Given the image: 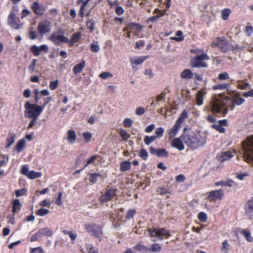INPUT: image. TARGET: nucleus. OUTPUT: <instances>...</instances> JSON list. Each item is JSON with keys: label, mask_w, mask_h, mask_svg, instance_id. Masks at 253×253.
Masks as SVG:
<instances>
[{"label": "nucleus", "mask_w": 253, "mask_h": 253, "mask_svg": "<svg viewBox=\"0 0 253 253\" xmlns=\"http://www.w3.org/2000/svg\"><path fill=\"white\" fill-rule=\"evenodd\" d=\"M166 93L162 92L160 94L157 95L156 100L157 101H160L163 99H164L166 97Z\"/></svg>", "instance_id": "61"}, {"label": "nucleus", "mask_w": 253, "mask_h": 253, "mask_svg": "<svg viewBox=\"0 0 253 253\" xmlns=\"http://www.w3.org/2000/svg\"><path fill=\"white\" fill-rule=\"evenodd\" d=\"M133 249L142 253H146L148 252V248L140 244H137L133 247Z\"/></svg>", "instance_id": "27"}, {"label": "nucleus", "mask_w": 253, "mask_h": 253, "mask_svg": "<svg viewBox=\"0 0 253 253\" xmlns=\"http://www.w3.org/2000/svg\"><path fill=\"white\" fill-rule=\"evenodd\" d=\"M148 232L151 237L156 238L158 240H163L170 235L169 231L165 228H150L148 229Z\"/></svg>", "instance_id": "6"}, {"label": "nucleus", "mask_w": 253, "mask_h": 253, "mask_svg": "<svg viewBox=\"0 0 253 253\" xmlns=\"http://www.w3.org/2000/svg\"><path fill=\"white\" fill-rule=\"evenodd\" d=\"M233 157V153L229 151L221 152L217 156L218 160L222 162L229 160Z\"/></svg>", "instance_id": "16"}, {"label": "nucleus", "mask_w": 253, "mask_h": 253, "mask_svg": "<svg viewBox=\"0 0 253 253\" xmlns=\"http://www.w3.org/2000/svg\"><path fill=\"white\" fill-rule=\"evenodd\" d=\"M223 195V192L221 190L213 191L210 192L208 196V199L211 201L219 200L221 199Z\"/></svg>", "instance_id": "14"}, {"label": "nucleus", "mask_w": 253, "mask_h": 253, "mask_svg": "<svg viewBox=\"0 0 253 253\" xmlns=\"http://www.w3.org/2000/svg\"><path fill=\"white\" fill-rule=\"evenodd\" d=\"M62 196V192H59L58 193V196L57 199L55 201V204L58 206H61L62 204V202L61 201V198Z\"/></svg>", "instance_id": "59"}, {"label": "nucleus", "mask_w": 253, "mask_h": 253, "mask_svg": "<svg viewBox=\"0 0 253 253\" xmlns=\"http://www.w3.org/2000/svg\"><path fill=\"white\" fill-rule=\"evenodd\" d=\"M211 46L212 47L217 46L224 52L226 51L228 48L227 42L222 38H218L215 41H213L211 43Z\"/></svg>", "instance_id": "11"}, {"label": "nucleus", "mask_w": 253, "mask_h": 253, "mask_svg": "<svg viewBox=\"0 0 253 253\" xmlns=\"http://www.w3.org/2000/svg\"><path fill=\"white\" fill-rule=\"evenodd\" d=\"M176 36L177 37H172L171 39L173 40L176 41L177 42H181L183 40V38L182 37V32L181 31H178L176 32Z\"/></svg>", "instance_id": "40"}, {"label": "nucleus", "mask_w": 253, "mask_h": 253, "mask_svg": "<svg viewBox=\"0 0 253 253\" xmlns=\"http://www.w3.org/2000/svg\"><path fill=\"white\" fill-rule=\"evenodd\" d=\"M51 26V22L47 20L40 21L37 27L39 34L41 35H45L48 33L50 31Z\"/></svg>", "instance_id": "10"}, {"label": "nucleus", "mask_w": 253, "mask_h": 253, "mask_svg": "<svg viewBox=\"0 0 253 253\" xmlns=\"http://www.w3.org/2000/svg\"><path fill=\"white\" fill-rule=\"evenodd\" d=\"M115 12L118 15H121L124 13V10L122 7L120 6H117L116 7Z\"/></svg>", "instance_id": "58"}, {"label": "nucleus", "mask_w": 253, "mask_h": 253, "mask_svg": "<svg viewBox=\"0 0 253 253\" xmlns=\"http://www.w3.org/2000/svg\"><path fill=\"white\" fill-rule=\"evenodd\" d=\"M58 81L51 82L49 84V88L51 90H54L57 86Z\"/></svg>", "instance_id": "60"}, {"label": "nucleus", "mask_w": 253, "mask_h": 253, "mask_svg": "<svg viewBox=\"0 0 253 253\" xmlns=\"http://www.w3.org/2000/svg\"><path fill=\"white\" fill-rule=\"evenodd\" d=\"M64 31L62 28H59L56 31L53 32L48 38L55 44L60 45L61 43H68L69 39L63 36Z\"/></svg>", "instance_id": "5"}, {"label": "nucleus", "mask_w": 253, "mask_h": 253, "mask_svg": "<svg viewBox=\"0 0 253 253\" xmlns=\"http://www.w3.org/2000/svg\"><path fill=\"white\" fill-rule=\"evenodd\" d=\"M99 155H94V156H91L87 161V163L86 164H85V165L84 166V167H86L88 166V165H89V164H93L95 160L96 159H97V158H99Z\"/></svg>", "instance_id": "42"}, {"label": "nucleus", "mask_w": 253, "mask_h": 253, "mask_svg": "<svg viewBox=\"0 0 253 253\" xmlns=\"http://www.w3.org/2000/svg\"><path fill=\"white\" fill-rule=\"evenodd\" d=\"M127 27L130 30L137 29L138 31H141L142 29V27L140 25L132 22L128 23Z\"/></svg>", "instance_id": "34"}, {"label": "nucleus", "mask_w": 253, "mask_h": 253, "mask_svg": "<svg viewBox=\"0 0 253 253\" xmlns=\"http://www.w3.org/2000/svg\"><path fill=\"white\" fill-rule=\"evenodd\" d=\"M24 115L26 118H38L44 109V106H38L36 104H31L27 101L24 105Z\"/></svg>", "instance_id": "3"}, {"label": "nucleus", "mask_w": 253, "mask_h": 253, "mask_svg": "<svg viewBox=\"0 0 253 253\" xmlns=\"http://www.w3.org/2000/svg\"><path fill=\"white\" fill-rule=\"evenodd\" d=\"M42 175V173L40 172H36L34 170H31L29 172L27 177L30 179H33L36 178L41 177Z\"/></svg>", "instance_id": "31"}, {"label": "nucleus", "mask_w": 253, "mask_h": 253, "mask_svg": "<svg viewBox=\"0 0 253 253\" xmlns=\"http://www.w3.org/2000/svg\"><path fill=\"white\" fill-rule=\"evenodd\" d=\"M227 101V100H223L220 99L219 97H215L211 101V111L213 113L226 114L228 112V109L225 106L227 105L226 102Z\"/></svg>", "instance_id": "4"}, {"label": "nucleus", "mask_w": 253, "mask_h": 253, "mask_svg": "<svg viewBox=\"0 0 253 253\" xmlns=\"http://www.w3.org/2000/svg\"><path fill=\"white\" fill-rule=\"evenodd\" d=\"M213 127L220 132L222 133L225 131V128L218 123L213 125Z\"/></svg>", "instance_id": "56"}, {"label": "nucleus", "mask_w": 253, "mask_h": 253, "mask_svg": "<svg viewBox=\"0 0 253 253\" xmlns=\"http://www.w3.org/2000/svg\"><path fill=\"white\" fill-rule=\"evenodd\" d=\"M81 37V34L80 33H75L73 34L70 39L69 40V46H72L76 42H78L79 40Z\"/></svg>", "instance_id": "21"}, {"label": "nucleus", "mask_w": 253, "mask_h": 253, "mask_svg": "<svg viewBox=\"0 0 253 253\" xmlns=\"http://www.w3.org/2000/svg\"><path fill=\"white\" fill-rule=\"evenodd\" d=\"M209 58L205 53L197 55L191 60L192 66L194 67H206L207 65L204 60H209Z\"/></svg>", "instance_id": "7"}, {"label": "nucleus", "mask_w": 253, "mask_h": 253, "mask_svg": "<svg viewBox=\"0 0 253 253\" xmlns=\"http://www.w3.org/2000/svg\"><path fill=\"white\" fill-rule=\"evenodd\" d=\"M229 78V76L228 74L226 72H224L219 74L218 76V79L220 80H227Z\"/></svg>", "instance_id": "45"}, {"label": "nucleus", "mask_w": 253, "mask_h": 253, "mask_svg": "<svg viewBox=\"0 0 253 253\" xmlns=\"http://www.w3.org/2000/svg\"><path fill=\"white\" fill-rule=\"evenodd\" d=\"M95 25V22L93 19H91L87 21V26L90 30V31H93L94 29V26Z\"/></svg>", "instance_id": "46"}, {"label": "nucleus", "mask_w": 253, "mask_h": 253, "mask_svg": "<svg viewBox=\"0 0 253 253\" xmlns=\"http://www.w3.org/2000/svg\"><path fill=\"white\" fill-rule=\"evenodd\" d=\"M156 138H157V136H146L144 138V141L146 145H148L153 142Z\"/></svg>", "instance_id": "38"}, {"label": "nucleus", "mask_w": 253, "mask_h": 253, "mask_svg": "<svg viewBox=\"0 0 253 253\" xmlns=\"http://www.w3.org/2000/svg\"><path fill=\"white\" fill-rule=\"evenodd\" d=\"M243 95L245 97H253V89H251L248 91L245 92L243 93Z\"/></svg>", "instance_id": "64"}, {"label": "nucleus", "mask_w": 253, "mask_h": 253, "mask_svg": "<svg viewBox=\"0 0 253 253\" xmlns=\"http://www.w3.org/2000/svg\"><path fill=\"white\" fill-rule=\"evenodd\" d=\"M145 112V108L142 107H138L135 110L136 115L140 116L143 115Z\"/></svg>", "instance_id": "54"}, {"label": "nucleus", "mask_w": 253, "mask_h": 253, "mask_svg": "<svg viewBox=\"0 0 253 253\" xmlns=\"http://www.w3.org/2000/svg\"><path fill=\"white\" fill-rule=\"evenodd\" d=\"M84 229L87 232L96 237H100L102 234L101 227L95 224H86Z\"/></svg>", "instance_id": "8"}, {"label": "nucleus", "mask_w": 253, "mask_h": 253, "mask_svg": "<svg viewBox=\"0 0 253 253\" xmlns=\"http://www.w3.org/2000/svg\"><path fill=\"white\" fill-rule=\"evenodd\" d=\"M194 74L190 69H185L180 73V78L182 79L190 80L193 78Z\"/></svg>", "instance_id": "18"}, {"label": "nucleus", "mask_w": 253, "mask_h": 253, "mask_svg": "<svg viewBox=\"0 0 253 253\" xmlns=\"http://www.w3.org/2000/svg\"><path fill=\"white\" fill-rule=\"evenodd\" d=\"M180 127V126L175 124L173 127L169 129V135L170 138H172L176 134Z\"/></svg>", "instance_id": "26"}, {"label": "nucleus", "mask_w": 253, "mask_h": 253, "mask_svg": "<svg viewBox=\"0 0 253 253\" xmlns=\"http://www.w3.org/2000/svg\"><path fill=\"white\" fill-rule=\"evenodd\" d=\"M131 168V164L129 161H123L120 164V170L121 171H126L128 170Z\"/></svg>", "instance_id": "25"}, {"label": "nucleus", "mask_w": 253, "mask_h": 253, "mask_svg": "<svg viewBox=\"0 0 253 253\" xmlns=\"http://www.w3.org/2000/svg\"><path fill=\"white\" fill-rule=\"evenodd\" d=\"M25 141L24 139H22L19 140L16 144L15 150H17L18 152H20L25 147Z\"/></svg>", "instance_id": "33"}, {"label": "nucleus", "mask_w": 253, "mask_h": 253, "mask_svg": "<svg viewBox=\"0 0 253 253\" xmlns=\"http://www.w3.org/2000/svg\"><path fill=\"white\" fill-rule=\"evenodd\" d=\"M205 94L203 90H199L196 94V104L201 106L203 104V96Z\"/></svg>", "instance_id": "22"}, {"label": "nucleus", "mask_w": 253, "mask_h": 253, "mask_svg": "<svg viewBox=\"0 0 253 253\" xmlns=\"http://www.w3.org/2000/svg\"><path fill=\"white\" fill-rule=\"evenodd\" d=\"M49 212V210L45 209H40L36 211V214L38 215L42 216L47 214Z\"/></svg>", "instance_id": "41"}, {"label": "nucleus", "mask_w": 253, "mask_h": 253, "mask_svg": "<svg viewBox=\"0 0 253 253\" xmlns=\"http://www.w3.org/2000/svg\"><path fill=\"white\" fill-rule=\"evenodd\" d=\"M120 134L124 140L127 139L129 137V134L125 130H121Z\"/></svg>", "instance_id": "49"}, {"label": "nucleus", "mask_w": 253, "mask_h": 253, "mask_svg": "<svg viewBox=\"0 0 253 253\" xmlns=\"http://www.w3.org/2000/svg\"><path fill=\"white\" fill-rule=\"evenodd\" d=\"M32 52L35 56H38L40 55V50L38 46L34 45L32 46L31 48Z\"/></svg>", "instance_id": "47"}, {"label": "nucleus", "mask_w": 253, "mask_h": 253, "mask_svg": "<svg viewBox=\"0 0 253 253\" xmlns=\"http://www.w3.org/2000/svg\"><path fill=\"white\" fill-rule=\"evenodd\" d=\"M183 142L182 139L181 140L179 138H175L171 142V146L180 151L183 150L184 149Z\"/></svg>", "instance_id": "17"}, {"label": "nucleus", "mask_w": 253, "mask_h": 253, "mask_svg": "<svg viewBox=\"0 0 253 253\" xmlns=\"http://www.w3.org/2000/svg\"><path fill=\"white\" fill-rule=\"evenodd\" d=\"M7 144L5 146L6 148L9 147L12 145L15 141V134L14 133H10L6 138Z\"/></svg>", "instance_id": "30"}, {"label": "nucleus", "mask_w": 253, "mask_h": 253, "mask_svg": "<svg viewBox=\"0 0 253 253\" xmlns=\"http://www.w3.org/2000/svg\"><path fill=\"white\" fill-rule=\"evenodd\" d=\"M22 207L21 203L18 199H15L13 202L12 212L15 213L18 212Z\"/></svg>", "instance_id": "24"}, {"label": "nucleus", "mask_w": 253, "mask_h": 253, "mask_svg": "<svg viewBox=\"0 0 253 253\" xmlns=\"http://www.w3.org/2000/svg\"><path fill=\"white\" fill-rule=\"evenodd\" d=\"M162 249V247L160 244L158 243L152 244L149 248H148V252L152 253H159Z\"/></svg>", "instance_id": "23"}, {"label": "nucleus", "mask_w": 253, "mask_h": 253, "mask_svg": "<svg viewBox=\"0 0 253 253\" xmlns=\"http://www.w3.org/2000/svg\"><path fill=\"white\" fill-rule=\"evenodd\" d=\"M146 57H140L137 59H131L130 62L131 64H134L136 65H138L143 63L144 60L146 59Z\"/></svg>", "instance_id": "35"}, {"label": "nucleus", "mask_w": 253, "mask_h": 253, "mask_svg": "<svg viewBox=\"0 0 253 253\" xmlns=\"http://www.w3.org/2000/svg\"><path fill=\"white\" fill-rule=\"evenodd\" d=\"M99 76L101 79H107L108 78L112 77L113 76V75L111 73H109V72H104L101 73L99 75Z\"/></svg>", "instance_id": "48"}, {"label": "nucleus", "mask_w": 253, "mask_h": 253, "mask_svg": "<svg viewBox=\"0 0 253 253\" xmlns=\"http://www.w3.org/2000/svg\"><path fill=\"white\" fill-rule=\"evenodd\" d=\"M207 215L203 212H200L198 214V218L201 222H205L207 220Z\"/></svg>", "instance_id": "50"}, {"label": "nucleus", "mask_w": 253, "mask_h": 253, "mask_svg": "<svg viewBox=\"0 0 253 253\" xmlns=\"http://www.w3.org/2000/svg\"><path fill=\"white\" fill-rule=\"evenodd\" d=\"M242 233L248 241H249V242L252 241L253 239H252V238L250 235V233L249 232H248L247 231L244 230V231H243Z\"/></svg>", "instance_id": "53"}, {"label": "nucleus", "mask_w": 253, "mask_h": 253, "mask_svg": "<svg viewBox=\"0 0 253 253\" xmlns=\"http://www.w3.org/2000/svg\"><path fill=\"white\" fill-rule=\"evenodd\" d=\"M187 113L185 111H183L177 120L175 124L180 126V124L187 118Z\"/></svg>", "instance_id": "29"}, {"label": "nucleus", "mask_w": 253, "mask_h": 253, "mask_svg": "<svg viewBox=\"0 0 253 253\" xmlns=\"http://www.w3.org/2000/svg\"><path fill=\"white\" fill-rule=\"evenodd\" d=\"M116 190L113 189H110L107 190L104 195H102L100 197V201L103 203L110 201L116 194Z\"/></svg>", "instance_id": "13"}, {"label": "nucleus", "mask_w": 253, "mask_h": 253, "mask_svg": "<svg viewBox=\"0 0 253 253\" xmlns=\"http://www.w3.org/2000/svg\"><path fill=\"white\" fill-rule=\"evenodd\" d=\"M83 136L87 142L90 141L92 135L90 132H84L83 133Z\"/></svg>", "instance_id": "57"}, {"label": "nucleus", "mask_w": 253, "mask_h": 253, "mask_svg": "<svg viewBox=\"0 0 253 253\" xmlns=\"http://www.w3.org/2000/svg\"><path fill=\"white\" fill-rule=\"evenodd\" d=\"M39 234H40L41 237L43 236H51L53 234V232L51 230L48 228H43L40 229L39 231Z\"/></svg>", "instance_id": "20"}, {"label": "nucleus", "mask_w": 253, "mask_h": 253, "mask_svg": "<svg viewBox=\"0 0 253 253\" xmlns=\"http://www.w3.org/2000/svg\"><path fill=\"white\" fill-rule=\"evenodd\" d=\"M7 24L14 29H19L23 26L20 21L16 18V14L13 11L10 12L8 17Z\"/></svg>", "instance_id": "9"}, {"label": "nucleus", "mask_w": 253, "mask_h": 253, "mask_svg": "<svg viewBox=\"0 0 253 253\" xmlns=\"http://www.w3.org/2000/svg\"><path fill=\"white\" fill-rule=\"evenodd\" d=\"M228 86V84H217V85H213L212 86V89L214 90L223 89H226Z\"/></svg>", "instance_id": "43"}, {"label": "nucleus", "mask_w": 253, "mask_h": 253, "mask_svg": "<svg viewBox=\"0 0 253 253\" xmlns=\"http://www.w3.org/2000/svg\"><path fill=\"white\" fill-rule=\"evenodd\" d=\"M139 156L144 160L148 157V153L144 149H141L139 152Z\"/></svg>", "instance_id": "44"}, {"label": "nucleus", "mask_w": 253, "mask_h": 253, "mask_svg": "<svg viewBox=\"0 0 253 253\" xmlns=\"http://www.w3.org/2000/svg\"><path fill=\"white\" fill-rule=\"evenodd\" d=\"M90 49L93 52H98L100 50V47L98 44L92 43L90 46Z\"/></svg>", "instance_id": "51"}, {"label": "nucleus", "mask_w": 253, "mask_h": 253, "mask_svg": "<svg viewBox=\"0 0 253 253\" xmlns=\"http://www.w3.org/2000/svg\"><path fill=\"white\" fill-rule=\"evenodd\" d=\"M85 66V61H82L81 63L77 64L73 68V72L75 74L80 73Z\"/></svg>", "instance_id": "28"}, {"label": "nucleus", "mask_w": 253, "mask_h": 253, "mask_svg": "<svg viewBox=\"0 0 253 253\" xmlns=\"http://www.w3.org/2000/svg\"><path fill=\"white\" fill-rule=\"evenodd\" d=\"M183 143L192 148H196L204 145L206 142L205 136H202L200 133L195 134L184 133L181 136Z\"/></svg>", "instance_id": "1"}, {"label": "nucleus", "mask_w": 253, "mask_h": 253, "mask_svg": "<svg viewBox=\"0 0 253 253\" xmlns=\"http://www.w3.org/2000/svg\"><path fill=\"white\" fill-rule=\"evenodd\" d=\"M67 140L70 144H73L76 140V134L74 130H69L67 132Z\"/></svg>", "instance_id": "19"}, {"label": "nucleus", "mask_w": 253, "mask_h": 253, "mask_svg": "<svg viewBox=\"0 0 253 253\" xmlns=\"http://www.w3.org/2000/svg\"><path fill=\"white\" fill-rule=\"evenodd\" d=\"M164 132V129L162 127H159L155 130V133L157 134V138L161 137Z\"/></svg>", "instance_id": "52"}, {"label": "nucleus", "mask_w": 253, "mask_h": 253, "mask_svg": "<svg viewBox=\"0 0 253 253\" xmlns=\"http://www.w3.org/2000/svg\"><path fill=\"white\" fill-rule=\"evenodd\" d=\"M231 13V11L228 9H225L222 10L221 12V17L224 20H226L228 18V17Z\"/></svg>", "instance_id": "39"}, {"label": "nucleus", "mask_w": 253, "mask_h": 253, "mask_svg": "<svg viewBox=\"0 0 253 253\" xmlns=\"http://www.w3.org/2000/svg\"><path fill=\"white\" fill-rule=\"evenodd\" d=\"M246 215L250 218H253V199L249 200L245 206Z\"/></svg>", "instance_id": "15"}, {"label": "nucleus", "mask_w": 253, "mask_h": 253, "mask_svg": "<svg viewBox=\"0 0 253 253\" xmlns=\"http://www.w3.org/2000/svg\"><path fill=\"white\" fill-rule=\"evenodd\" d=\"M99 178H102V175L99 173H93L90 174L89 181L93 183H95L99 179Z\"/></svg>", "instance_id": "36"}, {"label": "nucleus", "mask_w": 253, "mask_h": 253, "mask_svg": "<svg viewBox=\"0 0 253 253\" xmlns=\"http://www.w3.org/2000/svg\"><path fill=\"white\" fill-rule=\"evenodd\" d=\"M157 156L159 157H168L169 153L165 149H158Z\"/></svg>", "instance_id": "37"}, {"label": "nucleus", "mask_w": 253, "mask_h": 253, "mask_svg": "<svg viewBox=\"0 0 253 253\" xmlns=\"http://www.w3.org/2000/svg\"><path fill=\"white\" fill-rule=\"evenodd\" d=\"M245 100L241 97L240 96H236L235 97L234 99L233 100L232 103H233V105L231 106V110L233 109L234 104H236L238 105H240L244 103Z\"/></svg>", "instance_id": "32"}, {"label": "nucleus", "mask_w": 253, "mask_h": 253, "mask_svg": "<svg viewBox=\"0 0 253 253\" xmlns=\"http://www.w3.org/2000/svg\"><path fill=\"white\" fill-rule=\"evenodd\" d=\"M31 253H43V251L41 247H38L32 249Z\"/></svg>", "instance_id": "63"}, {"label": "nucleus", "mask_w": 253, "mask_h": 253, "mask_svg": "<svg viewBox=\"0 0 253 253\" xmlns=\"http://www.w3.org/2000/svg\"><path fill=\"white\" fill-rule=\"evenodd\" d=\"M31 7L34 13L39 15L43 14L45 10L44 6L38 1L34 2Z\"/></svg>", "instance_id": "12"}, {"label": "nucleus", "mask_w": 253, "mask_h": 253, "mask_svg": "<svg viewBox=\"0 0 253 253\" xmlns=\"http://www.w3.org/2000/svg\"><path fill=\"white\" fill-rule=\"evenodd\" d=\"M242 150L244 160L253 165V135L243 141Z\"/></svg>", "instance_id": "2"}, {"label": "nucleus", "mask_w": 253, "mask_h": 253, "mask_svg": "<svg viewBox=\"0 0 253 253\" xmlns=\"http://www.w3.org/2000/svg\"><path fill=\"white\" fill-rule=\"evenodd\" d=\"M132 123V121L129 118H126L124 121V126L125 127H130Z\"/></svg>", "instance_id": "55"}, {"label": "nucleus", "mask_w": 253, "mask_h": 253, "mask_svg": "<svg viewBox=\"0 0 253 253\" xmlns=\"http://www.w3.org/2000/svg\"><path fill=\"white\" fill-rule=\"evenodd\" d=\"M223 183V186H224L231 187L233 185V184L234 183V182L233 180H231L230 179H227L226 181H224V183Z\"/></svg>", "instance_id": "62"}]
</instances>
